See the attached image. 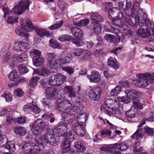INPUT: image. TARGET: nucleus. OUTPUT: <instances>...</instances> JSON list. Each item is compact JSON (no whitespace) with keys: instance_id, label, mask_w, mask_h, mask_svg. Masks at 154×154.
I'll return each instance as SVG.
<instances>
[{"instance_id":"27","label":"nucleus","mask_w":154,"mask_h":154,"mask_svg":"<svg viewBox=\"0 0 154 154\" xmlns=\"http://www.w3.org/2000/svg\"><path fill=\"white\" fill-rule=\"evenodd\" d=\"M22 27L23 29L27 32H31L34 29V26L29 20H27L25 25L24 26H23Z\"/></svg>"},{"instance_id":"16","label":"nucleus","mask_w":154,"mask_h":154,"mask_svg":"<svg viewBox=\"0 0 154 154\" xmlns=\"http://www.w3.org/2000/svg\"><path fill=\"white\" fill-rule=\"evenodd\" d=\"M46 57L48 60L47 65L49 69H56V66L53 65L54 64L53 61L54 60L55 58L54 54L53 53H48L47 54Z\"/></svg>"},{"instance_id":"3","label":"nucleus","mask_w":154,"mask_h":154,"mask_svg":"<svg viewBox=\"0 0 154 154\" xmlns=\"http://www.w3.org/2000/svg\"><path fill=\"white\" fill-rule=\"evenodd\" d=\"M137 76L138 79L133 82V84L135 86L144 88L148 85L149 82L154 83V74L141 73L139 74Z\"/></svg>"},{"instance_id":"4","label":"nucleus","mask_w":154,"mask_h":154,"mask_svg":"<svg viewBox=\"0 0 154 154\" xmlns=\"http://www.w3.org/2000/svg\"><path fill=\"white\" fill-rule=\"evenodd\" d=\"M52 129H49L47 130L46 133L43 135L39 136L37 135L35 138V140L36 142L40 144H42L44 146L49 143L52 145L56 144V139L52 134Z\"/></svg>"},{"instance_id":"49","label":"nucleus","mask_w":154,"mask_h":154,"mask_svg":"<svg viewBox=\"0 0 154 154\" xmlns=\"http://www.w3.org/2000/svg\"><path fill=\"white\" fill-rule=\"evenodd\" d=\"M72 39V37L70 35H68L67 34H65L59 37L58 38L59 40L62 42L65 41L69 42Z\"/></svg>"},{"instance_id":"18","label":"nucleus","mask_w":154,"mask_h":154,"mask_svg":"<svg viewBox=\"0 0 154 154\" xmlns=\"http://www.w3.org/2000/svg\"><path fill=\"white\" fill-rule=\"evenodd\" d=\"M55 76L56 87L61 85L66 81L67 78L66 76L63 75L61 73L56 74Z\"/></svg>"},{"instance_id":"19","label":"nucleus","mask_w":154,"mask_h":154,"mask_svg":"<svg viewBox=\"0 0 154 154\" xmlns=\"http://www.w3.org/2000/svg\"><path fill=\"white\" fill-rule=\"evenodd\" d=\"M112 29H113V33H115L116 34H118V36L119 38H120V37L121 36L123 39H124L126 38L125 36H127L129 37L130 36L131 34V31L129 29H126L125 30V32L124 33L122 34L121 35L119 34V29L116 28H112Z\"/></svg>"},{"instance_id":"31","label":"nucleus","mask_w":154,"mask_h":154,"mask_svg":"<svg viewBox=\"0 0 154 154\" xmlns=\"http://www.w3.org/2000/svg\"><path fill=\"white\" fill-rule=\"evenodd\" d=\"M32 144V143H28L24 144L22 146L23 152L26 154H30Z\"/></svg>"},{"instance_id":"57","label":"nucleus","mask_w":154,"mask_h":154,"mask_svg":"<svg viewBox=\"0 0 154 154\" xmlns=\"http://www.w3.org/2000/svg\"><path fill=\"white\" fill-rule=\"evenodd\" d=\"M135 11L134 9L132 8L129 10H125V13L128 16L127 17H131L132 16H137L135 13Z\"/></svg>"},{"instance_id":"52","label":"nucleus","mask_w":154,"mask_h":154,"mask_svg":"<svg viewBox=\"0 0 154 154\" xmlns=\"http://www.w3.org/2000/svg\"><path fill=\"white\" fill-rule=\"evenodd\" d=\"M101 135L102 138L105 137L110 136L112 134V131L108 129H103L101 131Z\"/></svg>"},{"instance_id":"58","label":"nucleus","mask_w":154,"mask_h":154,"mask_svg":"<svg viewBox=\"0 0 154 154\" xmlns=\"http://www.w3.org/2000/svg\"><path fill=\"white\" fill-rule=\"evenodd\" d=\"M132 103L133 106L138 109H141L143 108V104L139 100H134Z\"/></svg>"},{"instance_id":"64","label":"nucleus","mask_w":154,"mask_h":154,"mask_svg":"<svg viewBox=\"0 0 154 154\" xmlns=\"http://www.w3.org/2000/svg\"><path fill=\"white\" fill-rule=\"evenodd\" d=\"M62 70L66 71L69 75H72L74 72L73 68L71 67H62Z\"/></svg>"},{"instance_id":"2","label":"nucleus","mask_w":154,"mask_h":154,"mask_svg":"<svg viewBox=\"0 0 154 154\" xmlns=\"http://www.w3.org/2000/svg\"><path fill=\"white\" fill-rule=\"evenodd\" d=\"M146 14L141 11H139L137 13V16L125 17V21L130 25L134 26L136 25L137 21V24L140 27L145 26L147 28L151 27L152 24L149 20L147 18Z\"/></svg>"},{"instance_id":"21","label":"nucleus","mask_w":154,"mask_h":154,"mask_svg":"<svg viewBox=\"0 0 154 154\" xmlns=\"http://www.w3.org/2000/svg\"><path fill=\"white\" fill-rule=\"evenodd\" d=\"M107 63L108 66L113 68L116 69L119 68V65L115 58L110 57L108 59Z\"/></svg>"},{"instance_id":"11","label":"nucleus","mask_w":154,"mask_h":154,"mask_svg":"<svg viewBox=\"0 0 154 154\" xmlns=\"http://www.w3.org/2000/svg\"><path fill=\"white\" fill-rule=\"evenodd\" d=\"M108 16L109 18L110 19L122 18L123 17V14L118 8H114L109 11Z\"/></svg>"},{"instance_id":"46","label":"nucleus","mask_w":154,"mask_h":154,"mask_svg":"<svg viewBox=\"0 0 154 154\" xmlns=\"http://www.w3.org/2000/svg\"><path fill=\"white\" fill-rule=\"evenodd\" d=\"M94 33L98 35L101 31V26L98 22L94 23Z\"/></svg>"},{"instance_id":"7","label":"nucleus","mask_w":154,"mask_h":154,"mask_svg":"<svg viewBox=\"0 0 154 154\" xmlns=\"http://www.w3.org/2000/svg\"><path fill=\"white\" fill-rule=\"evenodd\" d=\"M45 124L41 120L37 119L32 125L31 130L33 134L38 135L44 130Z\"/></svg>"},{"instance_id":"13","label":"nucleus","mask_w":154,"mask_h":154,"mask_svg":"<svg viewBox=\"0 0 154 154\" xmlns=\"http://www.w3.org/2000/svg\"><path fill=\"white\" fill-rule=\"evenodd\" d=\"M87 77L91 82L97 83L100 79V75L99 72L96 71H92L90 75H88Z\"/></svg>"},{"instance_id":"50","label":"nucleus","mask_w":154,"mask_h":154,"mask_svg":"<svg viewBox=\"0 0 154 154\" xmlns=\"http://www.w3.org/2000/svg\"><path fill=\"white\" fill-rule=\"evenodd\" d=\"M65 59H64V57H61V58L57 60H56L54 62V64L53 65L54 66H56V69L57 68L58 66H60L62 64H66V63H63L64 61H65Z\"/></svg>"},{"instance_id":"36","label":"nucleus","mask_w":154,"mask_h":154,"mask_svg":"<svg viewBox=\"0 0 154 154\" xmlns=\"http://www.w3.org/2000/svg\"><path fill=\"white\" fill-rule=\"evenodd\" d=\"M44 61V58L41 57L40 55L38 57H36V58L33 59V62L35 66H39L43 63Z\"/></svg>"},{"instance_id":"26","label":"nucleus","mask_w":154,"mask_h":154,"mask_svg":"<svg viewBox=\"0 0 154 154\" xmlns=\"http://www.w3.org/2000/svg\"><path fill=\"white\" fill-rule=\"evenodd\" d=\"M114 149H117L121 151H124L128 147L129 145L127 143L125 142L120 143L119 144H115L114 145Z\"/></svg>"},{"instance_id":"43","label":"nucleus","mask_w":154,"mask_h":154,"mask_svg":"<svg viewBox=\"0 0 154 154\" xmlns=\"http://www.w3.org/2000/svg\"><path fill=\"white\" fill-rule=\"evenodd\" d=\"M74 146L79 151L83 152L86 150V148L82 145L81 142L80 141H77L75 142Z\"/></svg>"},{"instance_id":"5","label":"nucleus","mask_w":154,"mask_h":154,"mask_svg":"<svg viewBox=\"0 0 154 154\" xmlns=\"http://www.w3.org/2000/svg\"><path fill=\"white\" fill-rule=\"evenodd\" d=\"M143 129H140L137 131L131 136V137L132 138L136 139L134 146L133 148V152L135 153L138 154L143 150L142 147H139L138 146L140 145L141 142L140 139H141L143 137Z\"/></svg>"},{"instance_id":"14","label":"nucleus","mask_w":154,"mask_h":154,"mask_svg":"<svg viewBox=\"0 0 154 154\" xmlns=\"http://www.w3.org/2000/svg\"><path fill=\"white\" fill-rule=\"evenodd\" d=\"M46 94L49 98H55L57 97L59 91L55 88L48 87L46 89Z\"/></svg>"},{"instance_id":"30","label":"nucleus","mask_w":154,"mask_h":154,"mask_svg":"<svg viewBox=\"0 0 154 154\" xmlns=\"http://www.w3.org/2000/svg\"><path fill=\"white\" fill-rule=\"evenodd\" d=\"M14 141L11 140L7 142L5 145V148L9 150V151L13 152L15 150Z\"/></svg>"},{"instance_id":"22","label":"nucleus","mask_w":154,"mask_h":154,"mask_svg":"<svg viewBox=\"0 0 154 154\" xmlns=\"http://www.w3.org/2000/svg\"><path fill=\"white\" fill-rule=\"evenodd\" d=\"M71 32L74 36L76 37L82 38L84 36L83 31L80 29L73 27L71 29Z\"/></svg>"},{"instance_id":"54","label":"nucleus","mask_w":154,"mask_h":154,"mask_svg":"<svg viewBox=\"0 0 154 154\" xmlns=\"http://www.w3.org/2000/svg\"><path fill=\"white\" fill-rule=\"evenodd\" d=\"M64 57V59L65 60L63 63H69L72 59L71 55L70 54H66L63 53L61 56V57Z\"/></svg>"},{"instance_id":"41","label":"nucleus","mask_w":154,"mask_h":154,"mask_svg":"<svg viewBox=\"0 0 154 154\" xmlns=\"http://www.w3.org/2000/svg\"><path fill=\"white\" fill-rule=\"evenodd\" d=\"M9 78L11 81H17L19 79L18 73L15 71H13L9 75Z\"/></svg>"},{"instance_id":"10","label":"nucleus","mask_w":154,"mask_h":154,"mask_svg":"<svg viewBox=\"0 0 154 154\" xmlns=\"http://www.w3.org/2000/svg\"><path fill=\"white\" fill-rule=\"evenodd\" d=\"M29 44L21 41L15 42L13 49L17 52H22L27 50L29 48Z\"/></svg>"},{"instance_id":"63","label":"nucleus","mask_w":154,"mask_h":154,"mask_svg":"<svg viewBox=\"0 0 154 154\" xmlns=\"http://www.w3.org/2000/svg\"><path fill=\"white\" fill-rule=\"evenodd\" d=\"M55 75L50 77L48 80V83L51 85L56 87Z\"/></svg>"},{"instance_id":"53","label":"nucleus","mask_w":154,"mask_h":154,"mask_svg":"<svg viewBox=\"0 0 154 154\" xmlns=\"http://www.w3.org/2000/svg\"><path fill=\"white\" fill-rule=\"evenodd\" d=\"M121 87L120 86H116L114 89H113L111 91V93L112 96H116L122 91Z\"/></svg>"},{"instance_id":"8","label":"nucleus","mask_w":154,"mask_h":154,"mask_svg":"<svg viewBox=\"0 0 154 154\" xmlns=\"http://www.w3.org/2000/svg\"><path fill=\"white\" fill-rule=\"evenodd\" d=\"M102 93L101 88L97 86L92 88L88 91V96L89 98L94 101H97L100 98Z\"/></svg>"},{"instance_id":"20","label":"nucleus","mask_w":154,"mask_h":154,"mask_svg":"<svg viewBox=\"0 0 154 154\" xmlns=\"http://www.w3.org/2000/svg\"><path fill=\"white\" fill-rule=\"evenodd\" d=\"M50 73V71L48 69L43 67L40 69H34L33 74H35L38 75L47 76Z\"/></svg>"},{"instance_id":"25","label":"nucleus","mask_w":154,"mask_h":154,"mask_svg":"<svg viewBox=\"0 0 154 154\" xmlns=\"http://www.w3.org/2000/svg\"><path fill=\"white\" fill-rule=\"evenodd\" d=\"M64 92L69 94V96L71 98H75L76 97L75 92L73 91L72 87L70 85L66 86L63 90Z\"/></svg>"},{"instance_id":"42","label":"nucleus","mask_w":154,"mask_h":154,"mask_svg":"<svg viewBox=\"0 0 154 154\" xmlns=\"http://www.w3.org/2000/svg\"><path fill=\"white\" fill-rule=\"evenodd\" d=\"M14 112L13 113L12 112H8V115H7V116L6 117V123L7 125H10L13 121L14 122V120L15 119V118L14 116Z\"/></svg>"},{"instance_id":"23","label":"nucleus","mask_w":154,"mask_h":154,"mask_svg":"<svg viewBox=\"0 0 154 154\" xmlns=\"http://www.w3.org/2000/svg\"><path fill=\"white\" fill-rule=\"evenodd\" d=\"M62 152H68L71 150L69 140H65L61 146Z\"/></svg>"},{"instance_id":"56","label":"nucleus","mask_w":154,"mask_h":154,"mask_svg":"<svg viewBox=\"0 0 154 154\" xmlns=\"http://www.w3.org/2000/svg\"><path fill=\"white\" fill-rule=\"evenodd\" d=\"M136 112L135 110L130 109L126 112V115L127 117L130 118H134L136 116Z\"/></svg>"},{"instance_id":"44","label":"nucleus","mask_w":154,"mask_h":154,"mask_svg":"<svg viewBox=\"0 0 154 154\" xmlns=\"http://www.w3.org/2000/svg\"><path fill=\"white\" fill-rule=\"evenodd\" d=\"M19 73L21 74H24L28 72L29 71L27 67L23 64H21L18 67Z\"/></svg>"},{"instance_id":"9","label":"nucleus","mask_w":154,"mask_h":154,"mask_svg":"<svg viewBox=\"0 0 154 154\" xmlns=\"http://www.w3.org/2000/svg\"><path fill=\"white\" fill-rule=\"evenodd\" d=\"M66 126L63 124L57 126L56 128L52 129V134L57 137H60L63 136L67 131Z\"/></svg>"},{"instance_id":"29","label":"nucleus","mask_w":154,"mask_h":154,"mask_svg":"<svg viewBox=\"0 0 154 154\" xmlns=\"http://www.w3.org/2000/svg\"><path fill=\"white\" fill-rule=\"evenodd\" d=\"M91 20L95 23L97 22H102L103 21V18L98 13H92L91 15Z\"/></svg>"},{"instance_id":"15","label":"nucleus","mask_w":154,"mask_h":154,"mask_svg":"<svg viewBox=\"0 0 154 154\" xmlns=\"http://www.w3.org/2000/svg\"><path fill=\"white\" fill-rule=\"evenodd\" d=\"M32 145L30 154H37L40 152L43 153L44 152V151L43 150L44 148V146L43 145L35 144L32 143Z\"/></svg>"},{"instance_id":"55","label":"nucleus","mask_w":154,"mask_h":154,"mask_svg":"<svg viewBox=\"0 0 154 154\" xmlns=\"http://www.w3.org/2000/svg\"><path fill=\"white\" fill-rule=\"evenodd\" d=\"M31 111L35 114H38L41 111L40 109L37 106L34 104V102L32 101L31 105Z\"/></svg>"},{"instance_id":"38","label":"nucleus","mask_w":154,"mask_h":154,"mask_svg":"<svg viewBox=\"0 0 154 154\" xmlns=\"http://www.w3.org/2000/svg\"><path fill=\"white\" fill-rule=\"evenodd\" d=\"M41 52L40 51L35 49H32L29 53L30 56L33 59L38 57L41 55Z\"/></svg>"},{"instance_id":"48","label":"nucleus","mask_w":154,"mask_h":154,"mask_svg":"<svg viewBox=\"0 0 154 154\" xmlns=\"http://www.w3.org/2000/svg\"><path fill=\"white\" fill-rule=\"evenodd\" d=\"M89 20L85 18L81 20L79 23H75L74 24L76 26H83L87 25L89 23Z\"/></svg>"},{"instance_id":"12","label":"nucleus","mask_w":154,"mask_h":154,"mask_svg":"<svg viewBox=\"0 0 154 154\" xmlns=\"http://www.w3.org/2000/svg\"><path fill=\"white\" fill-rule=\"evenodd\" d=\"M125 93L129 99L134 100L137 99L142 94L141 92L134 89L126 90Z\"/></svg>"},{"instance_id":"40","label":"nucleus","mask_w":154,"mask_h":154,"mask_svg":"<svg viewBox=\"0 0 154 154\" xmlns=\"http://www.w3.org/2000/svg\"><path fill=\"white\" fill-rule=\"evenodd\" d=\"M23 29L22 27H18L15 30V32L16 34L18 35L21 36L25 37L26 38L29 37V35L27 33H25L23 31Z\"/></svg>"},{"instance_id":"37","label":"nucleus","mask_w":154,"mask_h":154,"mask_svg":"<svg viewBox=\"0 0 154 154\" xmlns=\"http://www.w3.org/2000/svg\"><path fill=\"white\" fill-rule=\"evenodd\" d=\"M86 115L85 113L79 114L76 117L77 123H84L86 122Z\"/></svg>"},{"instance_id":"28","label":"nucleus","mask_w":154,"mask_h":154,"mask_svg":"<svg viewBox=\"0 0 154 154\" xmlns=\"http://www.w3.org/2000/svg\"><path fill=\"white\" fill-rule=\"evenodd\" d=\"M35 31L36 34L41 37L45 36L49 37L51 35L49 32L45 29L38 28L35 29Z\"/></svg>"},{"instance_id":"51","label":"nucleus","mask_w":154,"mask_h":154,"mask_svg":"<svg viewBox=\"0 0 154 154\" xmlns=\"http://www.w3.org/2000/svg\"><path fill=\"white\" fill-rule=\"evenodd\" d=\"M2 97H4L6 102H8L11 101L12 99V95L8 91H6L2 95Z\"/></svg>"},{"instance_id":"47","label":"nucleus","mask_w":154,"mask_h":154,"mask_svg":"<svg viewBox=\"0 0 154 154\" xmlns=\"http://www.w3.org/2000/svg\"><path fill=\"white\" fill-rule=\"evenodd\" d=\"M63 21L61 20L60 22H57L54 25L49 26V29L51 30H53L60 28L63 25Z\"/></svg>"},{"instance_id":"17","label":"nucleus","mask_w":154,"mask_h":154,"mask_svg":"<svg viewBox=\"0 0 154 154\" xmlns=\"http://www.w3.org/2000/svg\"><path fill=\"white\" fill-rule=\"evenodd\" d=\"M137 33L143 38H146L151 35L150 31L148 29L139 28L136 31Z\"/></svg>"},{"instance_id":"62","label":"nucleus","mask_w":154,"mask_h":154,"mask_svg":"<svg viewBox=\"0 0 154 154\" xmlns=\"http://www.w3.org/2000/svg\"><path fill=\"white\" fill-rule=\"evenodd\" d=\"M10 53L8 52H6L4 53L2 57V62L3 63H6L10 58Z\"/></svg>"},{"instance_id":"34","label":"nucleus","mask_w":154,"mask_h":154,"mask_svg":"<svg viewBox=\"0 0 154 154\" xmlns=\"http://www.w3.org/2000/svg\"><path fill=\"white\" fill-rule=\"evenodd\" d=\"M15 133L20 135H24L26 133V131L25 128L23 127H18L14 129Z\"/></svg>"},{"instance_id":"33","label":"nucleus","mask_w":154,"mask_h":154,"mask_svg":"<svg viewBox=\"0 0 154 154\" xmlns=\"http://www.w3.org/2000/svg\"><path fill=\"white\" fill-rule=\"evenodd\" d=\"M121 18H117L113 19L112 22V24L114 26L120 27H122L124 24V21Z\"/></svg>"},{"instance_id":"60","label":"nucleus","mask_w":154,"mask_h":154,"mask_svg":"<svg viewBox=\"0 0 154 154\" xmlns=\"http://www.w3.org/2000/svg\"><path fill=\"white\" fill-rule=\"evenodd\" d=\"M26 118L25 117H20L18 118H15L14 120L15 123L17 122L20 124H23L26 122Z\"/></svg>"},{"instance_id":"59","label":"nucleus","mask_w":154,"mask_h":154,"mask_svg":"<svg viewBox=\"0 0 154 154\" xmlns=\"http://www.w3.org/2000/svg\"><path fill=\"white\" fill-rule=\"evenodd\" d=\"M104 38L106 40L109 41L111 43H115L116 42L115 36L112 35L106 34L104 36Z\"/></svg>"},{"instance_id":"6","label":"nucleus","mask_w":154,"mask_h":154,"mask_svg":"<svg viewBox=\"0 0 154 154\" xmlns=\"http://www.w3.org/2000/svg\"><path fill=\"white\" fill-rule=\"evenodd\" d=\"M31 2L28 1H21L18 5L12 10V13L16 14L17 15L22 14L25 10L29 9Z\"/></svg>"},{"instance_id":"32","label":"nucleus","mask_w":154,"mask_h":154,"mask_svg":"<svg viewBox=\"0 0 154 154\" xmlns=\"http://www.w3.org/2000/svg\"><path fill=\"white\" fill-rule=\"evenodd\" d=\"M83 105L79 102H77L73 106L72 111L76 112H80L83 109Z\"/></svg>"},{"instance_id":"1","label":"nucleus","mask_w":154,"mask_h":154,"mask_svg":"<svg viewBox=\"0 0 154 154\" xmlns=\"http://www.w3.org/2000/svg\"><path fill=\"white\" fill-rule=\"evenodd\" d=\"M55 108L58 111L63 112L61 115L62 117L67 121L70 122L75 118V115L71 113L72 106L69 100L57 101Z\"/></svg>"},{"instance_id":"45","label":"nucleus","mask_w":154,"mask_h":154,"mask_svg":"<svg viewBox=\"0 0 154 154\" xmlns=\"http://www.w3.org/2000/svg\"><path fill=\"white\" fill-rule=\"evenodd\" d=\"M72 42L77 46H81L84 45L85 42L82 39L79 38H74L72 40Z\"/></svg>"},{"instance_id":"39","label":"nucleus","mask_w":154,"mask_h":154,"mask_svg":"<svg viewBox=\"0 0 154 154\" xmlns=\"http://www.w3.org/2000/svg\"><path fill=\"white\" fill-rule=\"evenodd\" d=\"M39 79V78L38 76H34L30 80L29 82V86L31 88L33 89L37 85L38 80Z\"/></svg>"},{"instance_id":"24","label":"nucleus","mask_w":154,"mask_h":154,"mask_svg":"<svg viewBox=\"0 0 154 154\" xmlns=\"http://www.w3.org/2000/svg\"><path fill=\"white\" fill-rule=\"evenodd\" d=\"M117 104L116 100L111 99H107L104 102L105 105L108 109H111L112 108L114 107Z\"/></svg>"},{"instance_id":"61","label":"nucleus","mask_w":154,"mask_h":154,"mask_svg":"<svg viewBox=\"0 0 154 154\" xmlns=\"http://www.w3.org/2000/svg\"><path fill=\"white\" fill-rule=\"evenodd\" d=\"M146 120L151 122L154 121V116H152L149 118L143 119L140 122V124L138 126L140 127H142L143 125L145 124V122Z\"/></svg>"},{"instance_id":"35","label":"nucleus","mask_w":154,"mask_h":154,"mask_svg":"<svg viewBox=\"0 0 154 154\" xmlns=\"http://www.w3.org/2000/svg\"><path fill=\"white\" fill-rule=\"evenodd\" d=\"M110 109L112 110V112H111L109 109H105L104 110V112L107 115L110 116L112 114L117 115L120 114V110L118 109H116L113 107L112 108Z\"/></svg>"}]
</instances>
